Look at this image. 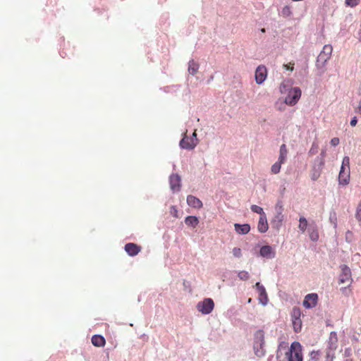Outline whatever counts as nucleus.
Wrapping results in <instances>:
<instances>
[{"label":"nucleus","instance_id":"1","mask_svg":"<svg viewBox=\"0 0 361 361\" xmlns=\"http://www.w3.org/2000/svg\"><path fill=\"white\" fill-rule=\"evenodd\" d=\"M277 361H302V346L299 342H293L290 347L280 346L276 354Z\"/></svg>","mask_w":361,"mask_h":361},{"label":"nucleus","instance_id":"2","mask_svg":"<svg viewBox=\"0 0 361 361\" xmlns=\"http://www.w3.org/2000/svg\"><path fill=\"white\" fill-rule=\"evenodd\" d=\"M253 350L255 355L259 358L265 355L264 335L262 331L259 330L254 334Z\"/></svg>","mask_w":361,"mask_h":361},{"label":"nucleus","instance_id":"3","mask_svg":"<svg viewBox=\"0 0 361 361\" xmlns=\"http://www.w3.org/2000/svg\"><path fill=\"white\" fill-rule=\"evenodd\" d=\"M283 210L284 208L283 202L281 200H278L274 207V216L271 221V226L277 231L281 228L283 222L285 219Z\"/></svg>","mask_w":361,"mask_h":361},{"label":"nucleus","instance_id":"4","mask_svg":"<svg viewBox=\"0 0 361 361\" xmlns=\"http://www.w3.org/2000/svg\"><path fill=\"white\" fill-rule=\"evenodd\" d=\"M350 177V158L348 156L343 157L339 175L338 183L341 185H347L349 183Z\"/></svg>","mask_w":361,"mask_h":361},{"label":"nucleus","instance_id":"5","mask_svg":"<svg viewBox=\"0 0 361 361\" xmlns=\"http://www.w3.org/2000/svg\"><path fill=\"white\" fill-rule=\"evenodd\" d=\"M338 347V337L337 334L335 331H331L329 335L326 352V359L327 361L329 360L330 361H333L335 357V351Z\"/></svg>","mask_w":361,"mask_h":361},{"label":"nucleus","instance_id":"6","mask_svg":"<svg viewBox=\"0 0 361 361\" xmlns=\"http://www.w3.org/2000/svg\"><path fill=\"white\" fill-rule=\"evenodd\" d=\"M288 94L285 98V103L289 106H294L301 97V90L295 87L288 90L286 92Z\"/></svg>","mask_w":361,"mask_h":361},{"label":"nucleus","instance_id":"7","mask_svg":"<svg viewBox=\"0 0 361 361\" xmlns=\"http://www.w3.org/2000/svg\"><path fill=\"white\" fill-rule=\"evenodd\" d=\"M214 303L211 298H204L197 304V310L203 314H209L212 312Z\"/></svg>","mask_w":361,"mask_h":361},{"label":"nucleus","instance_id":"8","mask_svg":"<svg viewBox=\"0 0 361 361\" xmlns=\"http://www.w3.org/2000/svg\"><path fill=\"white\" fill-rule=\"evenodd\" d=\"M333 48L330 44L324 46L322 51L317 56V62L324 65L325 63L330 59L331 56Z\"/></svg>","mask_w":361,"mask_h":361},{"label":"nucleus","instance_id":"9","mask_svg":"<svg viewBox=\"0 0 361 361\" xmlns=\"http://www.w3.org/2000/svg\"><path fill=\"white\" fill-rule=\"evenodd\" d=\"M318 295L317 293H309L305 295L302 302V305L306 309H312L317 305Z\"/></svg>","mask_w":361,"mask_h":361},{"label":"nucleus","instance_id":"10","mask_svg":"<svg viewBox=\"0 0 361 361\" xmlns=\"http://www.w3.org/2000/svg\"><path fill=\"white\" fill-rule=\"evenodd\" d=\"M180 182H181V178L178 174L172 173L169 176L170 188L173 192H176L180 191V186H181Z\"/></svg>","mask_w":361,"mask_h":361},{"label":"nucleus","instance_id":"11","mask_svg":"<svg viewBox=\"0 0 361 361\" xmlns=\"http://www.w3.org/2000/svg\"><path fill=\"white\" fill-rule=\"evenodd\" d=\"M255 287L259 293L258 299L259 303L262 304L263 306H266L268 303L269 299L264 286L262 285L259 282H257L255 284Z\"/></svg>","mask_w":361,"mask_h":361},{"label":"nucleus","instance_id":"12","mask_svg":"<svg viewBox=\"0 0 361 361\" xmlns=\"http://www.w3.org/2000/svg\"><path fill=\"white\" fill-rule=\"evenodd\" d=\"M259 255L268 259H274L276 257V250L270 245H263L260 247Z\"/></svg>","mask_w":361,"mask_h":361},{"label":"nucleus","instance_id":"13","mask_svg":"<svg viewBox=\"0 0 361 361\" xmlns=\"http://www.w3.org/2000/svg\"><path fill=\"white\" fill-rule=\"evenodd\" d=\"M267 76V68L264 66H259L255 71V80L259 85L262 84Z\"/></svg>","mask_w":361,"mask_h":361},{"label":"nucleus","instance_id":"14","mask_svg":"<svg viewBox=\"0 0 361 361\" xmlns=\"http://www.w3.org/2000/svg\"><path fill=\"white\" fill-rule=\"evenodd\" d=\"M307 233L311 240L316 242L319 240L317 226L314 221L309 224Z\"/></svg>","mask_w":361,"mask_h":361},{"label":"nucleus","instance_id":"15","mask_svg":"<svg viewBox=\"0 0 361 361\" xmlns=\"http://www.w3.org/2000/svg\"><path fill=\"white\" fill-rule=\"evenodd\" d=\"M342 273L340 276V282L342 283H347L350 281L351 271L346 265L341 266Z\"/></svg>","mask_w":361,"mask_h":361},{"label":"nucleus","instance_id":"16","mask_svg":"<svg viewBox=\"0 0 361 361\" xmlns=\"http://www.w3.org/2000/svg\"><path fill=\"white\" fill-rule=\"evenodd\" d=\"M187 204L190 207L196 209H200L202 207L203 205L202 201L199 198L191 195H188L187 197Z\"/></svg>","mask_w":361,"mask_h":361},{"label":"nucleus","instance_id":"17","mask_svg":"<svg viewBox=\"0 0 361 361\" xmlns=\"http://www.w3.org/2000/svg\"><path fill=\"white\" fill-rule=\"evenodd\" d=\"M125 250L130 256H135L140 251V248L137 245L129 243L125 245Z\"/></svg>","mask_w":361,"mask_h":361},{"label":"nucleus","instance_id":"18","mask_svg":"<svg viewBox=\"0 0 361 361\" xmlns=\"http://www.w3.org/2000/svg\"><path fill=\"white\" fill-rule=\"evenodd\" d=\"M269 228L267 216H259L257 230L259 233H265Z\"/></svg>","mask_w":361,"mask_h":361},{"label":"nucleus","instance_id":"19","mask_svg":"<svg viewBox=\"0 0 361 361\" xmlns=\"http://www.w3.org/2000/svg\"><path fill=\"white\" fill-rule=\"evenodd\" d=\"M235 231L240 235H245L249 233L250 231V226L247 224H234Z\"/></svg>","mask_w":361,"mask_h":361},{"label":"nucleus","instance_id":"20","mask_svg":"<svg viewBox=\"0 0 361 361\" xmlns=\"http://www.w3.org/2000/svg\"><path fill=\"white\" fill-rule=\"evenodd\" d=\"M190 137L191 138L190 142H188V145H185V146H183V147H185V149H193L198 144V139L197 138V133L195 130L193 132L192 136Z\"/></svg>","mask_w":361,"mask_h":361},{"label":"nucleus","instance_id":"21","mask_svg":"<svg viewBox=\"0 0 361 361\" xmlns=\"http://www.w3.org/2000/svg\"><path fill=\"white\" fill-rule=\"evenodd\" d=\"M288 154V149L286 147V145L285 144H283L280 147L279 149V157L278 158V160L280 161V162L285 163Z\"/></svg>","mask_w":361,"mask_h":361},{"label":"nucleus","instance_id":"22","mask_svg":"<svg viewBox=\"0 0 361 361\" xmlns=\"http://www.w3.org/2000/svg\"><path fill=\"white\" fill-rule=\"evenodd\" d=\"M92 343L94 346L102 347L105 344V339L100 335H94L92 338Z\"/></svg>","mask_w":361,"mask_h":361},{"label":"nucleus","instance_id":"23","mask_svg":"<svg viewBox=\"0 0 361 361\" xmlns=\"http://www.w3.org/2000/svg\"><path fill=\"white\" fill-rule=\"evenodd\" d=\"M292 85V81L290 80H284L280 85L279 90L281 94H285L288 92Z\"/></svg>","mask_w":361,"mask_h":361},{"label":"nucleus","instance_id":"24","mask_svg":"<svg viewBox=\"0 0 361 361\" xmlns=\"http://www.w3.org/2000/svg\"><path fill=\"white\" fill-rule=\"evenodd\" d=\"M185 223L188 226L195 228L199 223V220L197 217L195 216H188L185 218Z\"/></svg>","mask_w":361,"mask_h":361},{"label":"nucleus","instance_id":"25","mask_svg":"<svg viewBox=\"0 0 361 361\" xmlns=\"http://www.w3.org/2000/svg\"><path fill=\"white\" fill-rule=\"evenodd\" d=\"M199 69V64L194 60H190L188 63V72L191 75H195Z\"/></svg>","mask_w":361,"mask_h":361},{"label":"nucleus","instance_id":"26","mask_svg":"<svg viewBox=\"0 0 361 361\" xmlns=\"http://www.w3.org/2000/svg\"><path fill=\"white\" fill-rule=\"evenodd\" d=\"M323 167L320 168V164H317V166H314V171L312 173L311 178L313 180H316L319 178L321 174V171L322 170Z\"/></svg>","mask_w":361,"mask_h":361},{"label":"nucleus","instance_id":"27","mask_svg":"<svg viewBox=\"0 0 361 361\" xmlns=\"http://www.w3.org/2000/svg\"><path fill=\"white\" fill-rule=\"evenodd\" d=\"M308 226L309 224L307 219L303 216L300 217L298 228L302 233H304L307 229Z\"/></svg>","mask_w":361,"mask_h":361},{"label":"nucleus","instance_id":"28","mask_svg":"<svg viewBox=\"0 0 361 361\" xmlns=\"http://www.w3.org/2000/svg\"><path fill=\"white\" fill-rule=\"evenodd\" d=\"M281 15L284 18H288L292 16L291 7L289 5L284 6L281 10Z\"/></svg>","mask_w":361,"mask_h":361},{"label":"nucleus","instance_id":"29","mask_svg":"<svg viewBox=\"0 0 361 361\" xmlns=\"http://www.w3.org/2000/svg\"><path fill=\"white\" fill-rule=\"evenodd\" d=\"M301 316L300 309L298 307H294L291 311L292 320L300 319Z\"/></svg>","mask_w":361,"mask_h":361},{"label":"nucleus","instance_id":"30","mask_svg":"<svg viewBox=\"0 0 361 361\" xmlns=\"http://www.w3.org/2000/svg\"><path fill=\"white\" fill-rule=\"evenodd\" d=\"M283 164V162H280V161H277L276 163H274L271 167V171L274 174H277L280 172L281 164Z\"/></svg>","mask_w":361,"mask_h":361},{"label":"nucleus","instance_id":"31","mask_svg":"<svg viewBox=\"0 0 361 361\" xmlns=\"http://www.w3.org/2000/svg\"><path fill=\"white\" fill-rule=\"evenodd\" d=\"M250 209L252 212L259 214L260 216H267L263 209L259 206L253 204L251 206Z\"/></svg>","mask_w":361,"mask_h":361},{"label":"nucleus","instance_id":"32","mask_svg":"<svg viewBox=\"0 0 361 361\" xmlns=\"http://www.w3.org/2000/svg\"><path fill=\"white\" fill-rule=\"evenodd\" d=\"M325 156H326V150L325 149H322L321 153H320V156L318 157L316 159V161L318 162V164H320V168L323 167L324 165V157H325Z\"/></svg>","mask_w":361,"mask_h":361},{"label":"nucleus","instance_id":"33","mask_svg":"<svg viewBox=\"0 0 361 361\" xmlns=\"http://www.w3.org/2000/svg\"><path fill=\"white\" fill-rule=\"evenodd\" d=\"M238 276L240 280L247 281L250 278V274L246 271H240L238 273Z\"/></svg>","mask_w":361,"mask_h":361},{"label":"nucleus","instance_id":"34","mask_svg":"<svg viewBox=\"0 0 361 361\" xmlns=\"http://www.w3.org/2000/svg\"><path fill=\"white\" fill-rule=\"evenodd\" d=\"M293 326L295 332H298L301 329L302 321L301 319L292 320Z\"/></svg>","mask_w":361,"mask_h":361},{"label":"nucleus","instance_id":"35","mask_svg":"<svg viewBox=\"0 0 361 361\" xmlns=\"http://www.w3.org/2000/svg\"><path fill=\"white\" fill-rule=\"evenodd\" d=\"M190 137H188L187 135H184V137L181 139V140L179 142V146L182 149H185L183 146L185 145H188V142H190Z\"/></svg>","mask_w":361,"mask_h":361},{"label":"nucleus","instance_id":"36","mask_svg":"<svg viewBox=\"0 0 361 361\" xmlns=\"http://www.w3.org/2000/svg\"><path fill=\"white\" fill-rule=\"evenodd\" d=\"M170 214L175 218H179V212L176 206H171L170 207Z\"/></svg>","mask_w":361,"mask_h":361},{"label":"nucleus","instance_id":"37","mask_svg":"<svg viewBox=\"0 0 361 361\" xmlns=\"http://www.w3.org/2000/svg\"><path fill=\"white\" fill-rule=\"evenodd\" d=\"M233 255L236 258H240L242 257V251L241 249L239 247H234L232 250Z\"/></svg>","mask_w":361,"mask_h":361},{"label":"nucleus","instance_id":"38","mask_svg":"<svg viewBox=\"0 0 361 361\" xmlns=\"http://www.w3.org/2000/svg\"><path fill=\"white\" fill-rule=\"evenodd\" d=\"M355 218L358 221H361V202L357 206Z\"/></svg>","mask_w":361,"mask_h":361},{"label":"nucleus","instance_id":"39","mask_svg":"<svg viewBox=\"0 0 361 361\" xmlns=\"http://www.w3.org/2000/svg\"><path fill=\"white\" fill-rule=\"evenodd\" d=\"M318 148H319V146L317 143H313L310 151H309V154L310 155H314L317 152V150H318Z\"/></svg>","mask_w":361,"mask_h":361},{"label":"nucleus","instance_id":"40","mask_svg":"<svg viewBox=\"0 0 361 361\" xmlns=\"http://www.w3.org/2000/svg\"><path fill=\"white\" fill-rule=\"evenodd\" d=\"M329 219H330V221L333 224L334 227L336 228V226H337L336 220L337 219H336V215L335 212L330 214Z\"/></svg>","mask_w":361,"mask_h":361},{"label":"nucleus","instance_id":"41","mask_svg":"<svg viewBox=\"0 0 361 361\" xmlns=\"http://www.w3.org/2000/svg\"><path fill=\"white\" fill-rule=\"evenodd\" d=\"M359 0H345L346 5L350 7H354L357 6Z\"/></svg>","mask_w":361,"mask_h":361},{"label":"nucleus","instance_id":"42","mask_svg":"<svg viewBox=\"0 0 361 361\" xmlns=\"http://www.w3.org/2000/svg\"><path fill=\"white\" fill-rule=\"evenodd\" d=\"M320 355V353L319 351H312L310 353V357L312 360H318L319 359V357Z\"/></svg>","mask_w":361,"mask_h":361},{"label":"nucleus","instance_id":"43","mask_svg":"<svg viewBox=\"0 0 361 361\" xmlns=\"http://www.w3.org/2000/svg\"><path fill=\"white\" fill-rule=\"evenodd\" d=\"M283 66L287 71H293L294 70V63L291 62L288 64H283Z\"/></svg>","mask_w":361,"mask_h":361},{"label":"nucleus","instance_id":"44","mask_svg":"<svg viewBox=\"0 0 361 361\" xmlns=\"http://www.w3.org/2000/svg\"><path fill=\"white\" fill-rule=\"evenodd\" d=\"M343 355H344V356H345V357H350V356H351V355H352V350H351V348H346L345 349V350H344V354H343Z\"/></svg>","mask_w":361,"mask_h":361},{"label":"nucleus","instance_id":"45","mask_svg":"<svg viewBox=\"0 0 361 361\" xmlns=\"http://www.w3.org/2000/svg\"><path fill=\"white\" fill-rule=\"evenodd\" d=\"M353 237V233L350 231H348L345 233V239L348 242H351Z\"/></svg>","mask_w":361,"mask_h":361},{"label":"nucleus","instance_id":"46","mask_svg":"<svg viewBox=\"0 0 361 361\" xmlns=\"http://www.w3.org/2000/svg\"><path fill=\"white\" fill-rule=\"evenodd\" d=\"M339 144V139L338 137H334L331 140V145L332 146H337Z\"/></svg>","mask_w":361,"mask_h":361},{"label":"nucleus","instance_id":"47","mask_svg":"<svg viewBox=\"0 0 361 361\" xmlns=\"http://www.w3.org/2000/svg\"><path fill=\"white\" fill-rule=\"evenodd\" d=\"M357 123V118L355 116H354L351 121H350V125L352 126H355Z\"/></svg>","mask_w":361,"mask_h":361},{"label":"nucleus","instance_id":"48","mask_svg":"<svg viewBox=\"0 0 361 361\" xmlns=\"http://www.w3.org/2000/svg\"><path fill=\"white\" fill-rule=\"evenodd\" d=\"M261 32H263V33L265 32V29L264 28H262L261 29Z\"/></svg>","mask_w":361,"mask_h":361},{"label":"nucleus","instance_id":"49","mask_svg":"<svg viewBox=\"0 0 361 361\" xmlns=\"http://www.w3.org/2000/svg\"><path fill=\"white\" fill-rule=\"evenodd\" d=\"M252 302V299L251 298H249L248 300H247V302L248 303H250Z\"/></svg>","mask_w":361,"mask_h":361},{"label":"nucleus","instance_id":"50","mask_svg":"<svg viewBox=\"0 0 361 361\" xmlns=\"http://www.w3.org/2000/svg\"><path fill=\"white\" fill-rule=\"evenodd\" d=\"M345 361H353L352 359H346Z\"/></svg>","mask_w":361,"mask_h":361},{"label":"nucleus","instance_id":"51","mask_svg":"<svg viewBox=\"0 0 361 361\" xmlns=\"http://www.w3.org/2000/svg\"><path fill=\"white\" fill-rule=\"evenodd\" d=\"M360 361H361V358H360Z\"/></svg>","mask_w":361,"mask_h":361},{"label":"nucleus","instance_id":"52","mask_svg":"<svg viewBox=\"0 0 361 361\" xmlns=\"http://www.w3.org/2000/svg\"><path fill=\"white\" fill-rule=\"evenodd\" d=\"M328 361H330L329 360Z\"/></svg>","mask_w":361,"mask_h":361}]
</instances>
